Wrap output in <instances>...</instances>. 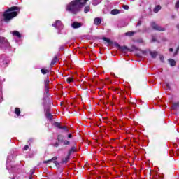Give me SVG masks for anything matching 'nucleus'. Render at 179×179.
<instances>
[{
  "mask_svg": "<svg viewBox=\"0 0 179 179\" xmlns=\"http://www.w3.org/2000/svg\"><path fill=\"white\" fill-rule=\"evenodd\" d=\"M41 73H43V75H45V74H47V73H48V69H41Z\"/></svg>",
  "mask_w": 179,
  "mask_h": 179,
  "instance_id": "c756f323",
  "label": "nucleus"
},
{
  "mask_svg": "<svg viewBox=\"0 0 179 179\" xmlns=\"http://www.w3.org/2000/svg\"><path fill=\"white\" fill-rule=\"evenodd\" d=\"M43 106H44V111L45 114V117L47 120H49V121L52 120V115H51V113L50 112V107L49 106H45V102L43 103Z\"/></svg>",
  "mask_w": 179,
  "mask_h": 179,
  "instance_id": "20e7f679",
  "label": "nucleus"
},
{
  "mask_svg": "<svg viewBox=\"0 0 179 179\" xmlns=\"http://www.w3.org/2000/svg\"><path fill=\"white\" fill-rule=\"evenodd\" d=\"M131 1H135V0H131Z\"/></svg>",
  "mask_w": 179,
  "mask_h": 179,
  "instance_id": "052dcab7",
  "label": "nucleus"
},
{
  "mask_svg": "<svg viewBox=\"0 0 179 179\" xmlns=\"http://www.w3.org/2000/svg\"><path fill=\"white\" fill-rule=\"evenodd\" d=\"M76 152V147L73 146L71 148L70 150H69L68 155L71 157V155H72V153H75Z\"/></svg>",
  "mask_w": 179,
  "mask_h": 179,
  "instance_id": "4468645a",
  "label": "nucleus"
},
{
  "mask_svg": "<svg viewBox=\"0 0 179 179\" xmlns=\"http://www.w3.org/2000/svg\"><path fill=\"white\" fill-rule=\"evenodd\" d=\"M176 8H179V0L176 3Z\"/></svg>",
  "mask_w": 179,
  "mask_h": 179,
  "instance_id": "37998d69",
  "label": "nucleus"
},
{
  "mask_svg": "<svg viewBox=\"0 0 179 179\" xmlns=\"http://www.w3.org/2000/svg\"><path fill=\"white\" fill-rule=\"evenodd\" d=\"M57 62H58V57L55 56L52 60L50 63V66H54V65H55V64H57Z\"/></svg>",
  "mask_w": 179,
  "mask_h": 179,
  "instance_id": "dca6fc26",
  "label": "nucleus"
},
{
  "mask_svg": "<svg viewBox=\"0 0 179 179\" xmlns=\"http://www.w3.org/2000/svg\"><path fill=\"white\" fill-rule=\"evenodd\" d=\"M54 164H55L57 169H61V164H64L61 162H59L58 161H55Z\"/></svg>",
  "mask_w": 179,
  "mask_h": 179,
  "instance_id": "4be33fe9",
  "label": "nucleus"
},
{
  "mask_svg": "<svg viewBox=\"0 0 179 179\" xmlns=\"http://www.w3.org/2000/svg\"><path fill=\"white\" fill-rule=\"evenodd\" d=\"M64 46L60 47V50H64Z\"/></svg>",
  "mask_w": 179,
  "mask_h": 179,
  "instance_id": "3c124183",
  "label": "nucleus"
},
{
  "mask_svg": "<svg viewBox=\"0 0 179 179\" xmlns=\"http://www.w3.org/2000/svg\"><path fill=\"white\" fill-rule=\"evenodd\" d=\"M83 26V24L81 22H73L71 24V27L73 29H79L80 27H82Z\"/></svg>",
  "mask_w": 179,
  "mask_h": 179,
  "instance_id": "6e6552de",
  "label": "nucleus"
},
{
  "mask_svg": "<svg viewBox=\"0 0 179 179\" xmlns=\"http://www.w3.org/2000/svg\"><path fill=\"white\" fill-rule=\"evenodd\" d=\"M0 48H1V50H10V44L8 41V39L1 36H0Z\"/></svg>",
  "mask_w": 179,
  "mask_h": 179,
  "instance_id": "7ed1b4c3",
  "label": "nucleus"
},
{
  "mask_svg": "<svg viewBox=\"0 0 179 179\" xmlns=\"http://www.w3.org/2000/svg\"><path fill=\"white\" fill-rule=\"evenodd\" d=\"M102 40H103V41H106L107 44H111V40H110L108 38L103 37Z\"/></svg>",
  "mask_w": 179,
  "mask_h": 179,
  "instance_id": "c85d7f7f",
  "label": "nucleus"
},
{
  "mask_svg": "<svg viewBox=\"0 0 179 179\" xmlns=\"http://www.w3.org/2000/svg\"><path fill=\"white\" fill-rule=\"evenodd\" d=\"M142 24V21H138L136 26H141Z\"/></svg>",
  "mask_w": 179,
  "mask_h": 179,
  "instance_id": "a18cd8bd",
  "label": "nucleus"
},
{
  "mask_svg": "<svg viewBox=\"0 0 179 179\" xmlns=\"http://www.w3.org/2000/svg\"><path fill=\"white\" fill-rule=\"evenodd\" d=\"M12 179H15V178H13Z\"/></svg>",
  "mask_w": 179,
  "mask_h": 179,
  "instance_id": "bf43d9fd",
  "label": "nucleus"
},
{
  "mask_svg": "<svg viewBox=\"0 0 179 179\" xmlns=\"http://www.w3.org/2000/svg\"><path fill=\"white\" fill-rule=\"evenodd\" d=\"M151 27L154 30H157V31H164L166 28L162 27L160 25H157L156 22H151Z\"/></svg>",
  "mask_w": 179,
  "mask_h": 179,
  "instance_id": "423d86ee",
  "label": "nucleus"
},
{
  "mask_svg": "<svg viewBox=\"0 0 179 179\" xmlns=\"http://www.w3.org/2000/svg\"><path fill=\"white\" fill-rule=\"evenodd\" d=\"M0 103H2V100H1V101H0Z\"/></svg>",
  "mask_w": 179,
  "mask_h": 179,
  "instance_id": "13d9d810",
  "label": "nucleus"
},
{
  "mask_svg": "<svg viewBox=\"0 0 179 179\" xmlns=\"http://www.w3.org/2000/svg\"><path fill=\"white\" fill-rule=\"evenodd\" d=\"M45 87V92H44V96L43 98V101H45V99H47V97H49L50 96V93H48L50 92V88L48 87Z\"/></svg>",
  "mask_w": 179,
  "mask_h": 179,
  "instance_id": "9d476101",
  "label": "nucleus"
},
{
  "mask_svg": "<svg viewBox=\"0 0 179 179\" xmlns=\"http://www.w3.org/2000/svg\"><path fill=\"white\" fill-rule=\"evenodd\" d=\"M171 109L174 111H178L179 110V102H175L171 106Z\"/></svg>",
  "mask_w": 179,
  "mask_h": 179,
  "instance_id": "9b49d317",
  "label": "nucleus"
},
{
  "mask_svg": "<svg viewBox=\"0 0 179 179\" xmlns=\"http://www.w3.org/2000/svg\"><path fill=\"white\" fill-rule=\"evenodd\" d=\"M123 9H124L125 10H128L129 9V6H127V5H123L122 6Z\"/></svg>",
  "mask_w": 179,
  "mask_h": 179,
  "instance_id": "58836bf2",
  "label": "nucleus"
},
{
  "mask_svg": "<svg viewBox=\"0 0 179 179\" xmlns=\"http://www.w3.org/2000/svg\"><path fill=\"white\" fill-rule=\"evenodd\" d=\"M68 83H71V82H73V78L69 77L67 78Z\"/></svg>",
  "mask_w": 179,
  "mask_h": 179,
  "instance_id": "4c0bfd02",
  "label": "nucleus"
},
{
  "mask_svg": "<svg viewBox=\"0 0 179 179\" xmlns=\"http://www.w3.org/2000/svg\"><path fill=\"white\" fill-rule=\"evenodd\" d=\"M94 23L96 26H100V24H101V18L99 17H95Z\"/></svg>",
  "mask_w": 179,
  "mask_h": 179,
  "instance_id": "f8f14e48",
  "label": "nucleus"
},
{
  "mask_svg": "<svg viewBox=\"0 0 179 179\" xmlns=\"http://www.w3.org/2000/svg\"><path fill=\"white\" fill-rule=\"evenodd\" d=\"M102 1L103 0H92V5L96 6L99 5V3H101Z\"/></svg>",
  "mask_w": 179,
  "mask_h": 179,
  "instance_id": "a211bd4d",
  "label": "nucleus"
},
{
  "mask_svg": "<svg viewBox=\"0 0 179 179\" xmlns=\"http://www.w3.org/2000/svg\"><path fill=\"white\" fill-rule=\"evenodd\" d=\"M68 138H69V139H71V138H72V134H69L68 135Z\"/></svg>",
  "mask_w": 179,
  "mask_h": 179,
  "instance_id": "09e8293b",
  "label": "nucleus"
},
{
  "mask_svg": "<svg viewBox=\"0 0 179 179\" xmlns=\"http://www.w3.org/2000/svg\"><path fill=\"white\" fill-rule=\"evenodd\" d=\"M133 48H135V50H136V48H135V46H133Z\"/></svg>",
  "mask_w": 179,
  "mask_h": 179,
  "instance_id": "864d4df0",
  "label": "nucleus"
},
{
  "mask_svg": "<svg viewBox=\"0 0 179 179\" xmlns=\"http://www.w3.org/2000/svg\"><path fill=\"white\" fill-rule=\"evenodd\" d=\"M127 25H128V24H127V22L122 21V22H118L117 27L122 28V27H125Z\"/></svg>",
  "mask_w": 179,
  "mask_h": 179,
  "instance_id": "2eb2a0df",
  "label": "nucleus"
},
{
  "mask_svg": "<svg viewBox=\"0 0 179 179\" xmlns=\"http://www.w3.org/2000/svg\"><path fill=\"white\" fill-rule=\"evenodd\" d=\"M50 85V78L48 77L46 78L44 83V87H48Z\"/></svg>",
  "mask_w": 179,
  "mask_h": 179,
  "instance_id": "5701e85b",
  "label": "nucleus"
},
{
  "mask_svg": "<svg viewBox=\"0 0 179 179\" xmlns=\"http://www.w3.org/2000/svg\"><path fill=\"white\" fill-rule=\"evenodd\" d=\"M159 59L161 62H164V56H160Z\"/></svg>",
  "mask_w": 179,
  "mask_h": 179,
  "instance_id": "a19ab883",
  "label": "nucleus"
},
{
  "mask_svg": "<svg viewBox=\"0 0 179 179\" xmlns=\"http://www.w3.org/2000/svg\"><path fill=\"white\" fill-rule=\"evenodd\" d=\"M57 141H58V142L63 143L64 142V136H62V135H58Z\"/></svg>",
  "mask_w": 179,
  "mask_h": 179,
  "instance_id": "393cba45",
  "label": "nucleus"
},
{
  "mask_svg": "<svg viewBox=\"0 0 179 179\" xmlns=\"http://www.w3.org/2000/svg\"><path fill=\"white\" fill-rule=\"evenodd\" d=\"M34 171H36V169H32L30 170V176L32 177V176L34 174Z\"/></svg>",
  "mask_w": 179,
  "mask_h": 179,
  "instance_id": "e433bc0d",
  "label": "nucleus"
},
{
  "mask_svg": "<svg viewBox=\"0 0 179 179\" xmlns=\"http://www.w3.org/2000/svg\"><path fill=\"white\" fill-rule=\"evenodd\" d=\"M135 34V32L133 31H128L125 33V36H129V37H132Z\"/></svg>",
  "mask_w": 179,
  "mask_h": 179,
  "instance_id": "cd10ccee",
  "label": "nucleus"
},
{
  "mask_svg": "<svg viewBox=\"0 0 179 179\" xmlns=\"http://www.w3.org/2000/svg\"><path fill=\"white\" fill-rule=\"evenodd\" d=\"M15 41H16V43L17 42V39H15Z\"/></svg>",
  "mask_w": 179,
  "mask_h": 179,
  "instance_id": "4d7b16f0",
  "label": "nucleus"
},
{
  "mask_svg": "<svg viewBox=\"0 0 179 179\" xmlns=\"http://www.w3.org/2000/svg\"><path fill=\"white\" fill-rule=\"evenodd\" d=\"M0 65L3 68H6L8 65V62L3 59V56L0 57Z\"/></svg>",
  "mask_w": 179,
  "mask_h": 179,
  "instance_id": "1a4fd4ad",
  "label": "nucleus"
},
{
  "mask_svg": "<svg viewBox=\"0 0 179 179\" xmlns=\"http://www.w3.org/2000/svg\"><path fill=\"white\" fill-rule=\"evenodd\" d=\"M1 100H3V97H1Z\"/></svg>",
  "mask_w": 179,
  "mask_h": 179,
  "instance_id": "6e6d98bb",
  "label": "nucleus"
},
{
  "mask_svg": "<svg viewBox=\"0 0 179 179\" xmlns=\"http://www.w3.org/2000/svg\"><path fill=\"white\" fill-rule=\"evenodd\" d=\"M59 129H63V131H65V132H69V129H68V128H66L65 126H60Z\"/></svg>",
  "mask_w": 179,
  "mask_h": 179,
  "instance_id": "7c9ffc66",
  "label": "nucleus"
},
{
  "mask_svg": "<svg viewBox=\"0 0 179 179\" xmlns=\"http://www.w3.org/2000/svg\"><path fill=\"white\" fill-rule=\"evenodd\" d=\"M178 51H179V47L178 48H177V50H176V52L174 53V56H176V55H177V54H178Z\"/></svg>",
  "mask_w": 179,
  "mask_h": 179,
  "instance_id": "79ce46f5",
  "label": "nucleus"
},
{
  "mask_svg": "<svg viewBox=\"0 0 179 179\" xmlns=\"http://www.w3.org/2000/svg\"><path fill=\"white\" fill-rule=\"evenodd\" d=\"M27 149H29V145L24 146L23 150H27Z\"/></svg>",
  "mask_w": 179,
  "mask_h": 179,
  "instance_id": "c03bdc74",
  "label": "nucleus"
},
{
  "mask_svg": "<svg viewBox=\"0 0 179 179\" xmlns=\"http://www.w3.org/2000/svg\"><path fill=\"white\" fill-rule=\"evenodd\" d=\"M12 159H13V155H8L7 161H6V169L9 170L12 166H10V163L12 162Z\"/></svg>",
  "mask_w": 179,
  "mask_h": 179,
  "instance_id": "0eeeda50",
  "label": "nucleus"
},
{
  "mask_svg": "<svg viewBox=\"0 0 179 179\" xmlns=\"http://www.w3.org/2000/svg\"><path fill=\"white\" fill-rule=\"evenodd\" d=\"M89 0H73L69 5H67L66 10L72 13V15H76L80 12V8L84 6V5Z\"/></svg>",
  "mask_w": 179,
  "mask_h": 179,
  "instance_id": "f257e3e1",
  "label": "nucleus"
},
{
  "mask_svg": "<svg viewBox=\"0 0 179 179\" xmlns=\"http://www.w3.org/2000/svg\"><path fill=\"white\" fill-rule=\"evenodd\" d=\"M63 144L64 145H71V142L69 141H68V140H64V141H63Z\"/></svg>",
  "mask_w": 179,
  "mask_h": 179,
  "instance_id": "f704fd0d",
  "label": "nucleus"
},
{
  "mask_svg": "<svg viewBox=\"0 0 179 179\" xmlns=\"http://www.w3.org/2000/svg\"><path fill=\"white\" fill-rule=\"evenodd\" d=\"M157 51L150 50V55L151 56V58H156V57H157Z\"/></svg>",
  "mask_w": 179,
  "mask_h": 179,
  "instance_id": "f3484780",
  "label": "nucleus"
},
{
  "mask_svg": "<svg viewBox=\"0 0 179 179\" xmlns=\"http://www.w3.org/2000/svg\"><path fill=\"white\" fill-rule=\"evenodd\" d=\"M69 157H71L69 155H67L66 157L62 159V164L64 163H68V160H69Z\"/></svg>",
  "mask_w": 179,
  "mask_h": 179,
  "instance_id": "412c9836",
  "label": "nucleus"
},
{
  "mask_svg": "<svg viewBox=\"0 0 179 179\" xmlns=\"http://www.w3.org/2000/svg\"><path fill=\"white\" fill-rule=\"evenodd\" d=\"M155 178L157 179H163L164 178V175H159V174H157L155 176Z\"/></svg>",
  "mask_w": 179,
  "mask_h": 179,
  "instance_id": "2f4dec72",
  "label": "nucleus"
},
{
  "mask_svg": "<svg viewBox=\"0 0 179 179\" xmlns=\"http://www.w3.org/2000/svg\"><path fill=\"white\" fill-rule=\"evenodd\" d=\"M31 142H33V138H30V139L28 141V143H29V145H30V143H31Z\"/></svg>",
  "mask_w": 179,
  "mask_h": 179,
  "instance_id": "de8ad7c7",
  "label": "nucleus"
},
{
  "mask_svg": "<svg viewBox=\"0 0 179 179\" xmlns=\"http://www.w3.org/2000/svg\"><path fill=\"white\" fill-rule=\"evenodd\" d=\"M52 27L58 30V34H61V30L64 29V24L61 20H57L55 24H52Z\"/></svg>",
  "mask_w": 179,
  "mask_h": 179,
  "instance_id": "39448f33",
  "label": "nucleus"
},
{
  "mask_svg": "<svg viewBox=\"0 0 179 179\" xmlns=\"http://www.w3.org/2000/svg\"><path fill=\"white\" fill-rule=\"evenodd\" d=\"M169 51H170V52H173V48H171L169 49Z\"/></svg>",
  "mask_w": 179,
  "mask_h": 179,
  "instance_id": "8fccbe9b",
  "label": "nucleus"
},
{
  "mask_svg": "<svg viewBox=\"0 0 179 179\" xmlns=\"http://www.w3.org/2000/svg\"><path fill=\"white\" fill-rule=\"evenodd\" d=\"M115 47H117V48L120 49L121 48V45L120 44H118V43H116L115 44Z\"/></svg>",
  "mask_w": 179,
  "mask_h": 179,
  "instance_id": "49530a36",
  "label": "nucleus"
},
{
  "mask_svg": "<svg viewBox=\"0 0 179 179\" xmlns=\"http://www.w3.org/2000/svg\"><path fill=\"white\" fill-rule=\"evenodd\" d=\"M15 113L17 117H19L20 115V108H16L15 110Z\"/></svg>",
  "mask_w": 179,
  "mask_h": 179,
  "instance_id": "bb28decb",
  "label": "nucleus"
},
{
  "mask_svg": "<svg viewBox=\"0 0 179 179\" xmlns=\"http://www.w3.org/2000/svg\"><path fill=\"white\" fill-rule=\"evenodd\" d=\"M29 179H33V176H29Z\"/></svg>",
  "mask_w": 179,
  "mask_h": 179,
  "instance_id": "603ef678",
  "label": "nucleus"
},
{
  "mask_svg": "<svg viewBox=\"0 0 179 179\" xmlns=\"http://www.w3.org/2000/svg\"><path fill=\"white\" fill-rule=\"evenodd\" d=\"M128 48L127 46H120V48L119 50H121L122 51H125V50H127Z\"/></svg>",
  "mask_w": 179,
  "mask_h": 179,
  "instance_id": "c9c22d12",
  "label": "nucleus"
},
{
  "mask_svg": "<svg viewBox=\"0 0 179 179\" xmlns=\"http://www.w3.org/2000/svg\"><path fill=\"white\" fill-rule=\"evenodd\" d=\"M111 15H119V13H121V11L120 10L117 9H113L111 10L110 12Z\"/></svg>",
  "mask_w": 179,
  "mask_h": 179,
  "instance_id": "6ab92c4d",
  "label": "nucleus"
},
{
  "mask_svg": "<svg viewBox=\"0 0 179 179\" xmlns=\"http://www.w3.org/2000/svg\"><path fill=\"white\" fill-rule=\"evenodd\" d=\"M162 9V6H157L155 8H154V12L155 13H157V12H159V10H161Z\"/></svg>",
  "mask_w": 179,
  "mask_h": 179,
  "instance_id": "b1692460",
  "label": "nucleus"
},
{
  "mask_svg": "<svg viewBox=\"0 0 179 179\" xmlns=\"http://www.w3.org/2000/svg\"><path fill=\"white\" fill-rule=\"evenodd\" d=\"M53 146L55 148H58V146H59V142H56L53 144Z\"/></svg>",
  "mask_w": 179,
  "mask_h": 179,
  "instance_id": "ea45409f",
  "label": "nucleus"
},
{
  "mask_svg": "<svg viewBox=\"0 0 179 179\" xmlns=\"http://www.w3.org/2000/svg\"><path fill=\"white\" fill-rule=\"evenodd\" d=\"M112 75H113V76H115V74H114V73H112Z\"/></svg>",
  "mask_w": 179,
  "mask_h": 179,
  "instance_id": "5fc2aeb1",
  "label": "nucleus"
},
{
  "mask_svg": "<svg viewBox=\"0 0 179 179\" xmlns=\"http://www.w3.org/2000/svg\"><path fill=\"white\" fill-rule=\"evenodd\" d=\"M54 125H55V127H56V128H59H59H61V124H59V123H58L57 122H55L54 123Z\"/></svg>",
  "mask_w": 179,
  "mask_h": 179,
  "instance_id": "72a5a7b5",
  "label": "nucleus"
},
{
  "mask_svg": "<svg viewBox=\"0 0 179 179\" xmlns=\"http://www.w3.org/2000/svg\"><path fill=\"white\" fill-rule=\"evenodd\" d=\"M168 61H169V62L171 66H176V62H175L174 59H169Z\"/></svg>",
  "mask_w": 179,
  "mask_h": 179,
  "instance_id": "aec40b11",
  "label": "nucleus"
},
{
  "mask_svg": "<svg viewBox=\"0 0 179 179\" xmlns=\"http://www.w3.org/2000/svg\"><path fill=\"white\" fill-rule=\"evenodd\" d=\"M57 159H58V157H54L52 159H50V160H48L47 162H46V163H50V162H55V160H57Z\"/></svg>",
  "mask_w": 179,
  "mask_h": 179,
  "instance_id": "473e14b6",
  "label": "nucleus"
},
{
  "mask_svg": "<svg viewBox=\"0 0 179 179\" xmlns=\"http://www.w3.org/2000/svg\"><path fill=\"white\" fill-rule=\"evenodd\" d=\"M88 12H90V6H87L84 8L85 13H87Z\"/></svg>",
  "mask_w": 179,
  "mask_h": 179,
  "instance_id": "a878e982",
  "label": "nucleus"
},
{
  "mask_svg": "<svg viewBox=\"0 0 179 179\" xmlns=\"http://www.w3.org/2000/svg\"><path fill=\"white\" fill-rule=\"evenodd\" d=\"M15 10H17L19 12L20 9L17 6H13L6 10L5 13L3 15L5 22H9L10 19L16 17V15H18L19 13Z\"/></svg>",
  "mask_w": 179,
  "mask_h": 179,
  "instance_id": "f03ea898",
  "label": "nucleus"
},
{
  "mask_svg": "<svg viewBox=\"0 0 179 179\" xmlns=\"http://www.w3.org/2000/svg\"><path fill=\"white\" fill-rule=\"evenodd\" d=\"M11 34L14 36V37H17V38H22V35L20 34V33L17 31H13L10 32Z\"/></svg>",
  "mask_w": 179,
  "mask_h": 179,
  "instance_id": "ddd939ff",
  "label": "nucleus"
}]
</instances>
